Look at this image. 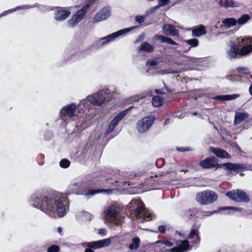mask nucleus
Listing matches in <instances>:
<instances>
[{
  "label": "nucleus",
  "instance_id": "412c9836",
  "mask_svg": "<svg viewBox=\"0 0 252 252\" xmlns=\"http://www.w3.org/2000/svg\"><path fill=\"white\" fill-rule=\"evenodd\" d=\"M76 218L78 221L81 222L92 220L94 218V216L89 212L82 211L77 215Z\"/></svg>",
  "mask_w": 252,
  "mask_h": 252
},
{
  "label": "nucleus",
  "instance_id": "e433bc0d",
  "mask_svg": "<svg viewBox=\"0 0 252 252\" xmlns=\"http://www.w3.org/2000/svg\"><path fill=\"white\" fill-rule=\"evenodd\" d=\"M187 42L192 47H195L198 45V40L196 39H191L187 41Z\"/></svg>",
  "mask_w": 252,
  "mask_h": 252
},
{
  "label": "nucleus",
  "instance_id": "f257e3e1",
  "mask_svg": "<svg viewBox=\"0 0 252 252\" xmlns=\"http://www.w3.org/2000/svg\"><path fill=\"white\" fill-rule=\"evenodd\" d=\"M39 201V198H36L35 202L36 204L34 206L39 207L51 217H62L68 210V201L66 196L59 193L50 194L44 197L41 203Z\"/></svg>",
  "mask_w": 252,
  "mask_h": 252
},
{
  "label": "nucleus",
  "instance_id": "f3484780",
  "mask_svg": "<svg viewBox=\"0 0 252 252\" xmlns=\"http://www.w3.org/2000/svg\"><path fill=\"white\" fill-rule=\"evenodd\" d=\"M110 15V10L109 8L102 9L99 12L97 13L94 18V22H99L105 20Z\"/></svg>",
  "mask_w": 252,
  "mask_h": 252
},
{
  "label": "nucleus",
  "instance_id": "603ef678",
  "mask_svg": "<svg viewBox=\"0 0 252 252\" xmlns=\"http://www.w3.org/2000/svg\"><path fill=\"white\" fill-rule=\"evenodd\" d=\"M216 213L215 211L213 212H207V214L206 215L207 216H210V215H212V214H213V213Z\"/></svg>",
  "mask_w": 252,
  "mask_h": 252
},
{
  "label": "nucleus",
  "instance_id": "423d86ee",
  "mask_svg": "<svg viewBox=\"0 0 252 252\" xmlns=\"http://www.w3.org/2000/svg\"><path fill=\"white\" fill-rule=\"evenodd\" d=\"M217 194L214 192L206 190L197 194L196 199L201 204H208L217 200Z\"/></svg>",
  "mask_w": 252,
  "mask_h": 252
},
{
  "label": "nucleus",
  "instance_id": "cd10ccee",
  "mask_svg": "<svg viewBox=\"0 0 252 252\" xmlns=\"http://www.w3.org/2000/svg\"><path fill=\"white\" fill-rule=\"evenodd\" d=\"M222 23L227 28L234 26L237 24V20L232 18L225 19L222 21Z\"/></svg>",
  "mask_w": 252,
  "mask_h": 252
},
{
  "label": "nucleus",
  "instance_id": "c756f323",
  "mask_svg": "<svg viewBox=\"0 0 252 252\" xmlns=\"http://www.w3.org/2000/svg\"><path fill=\"white\" fill-rule=\"evenodd\" d=\"M163 103V99L159 96H156L152 99V104L154 107H159Z\"/></svg>",
  "mask_w": 252,
  "mask_h": 252
},
{
  "label": "nucleus",
  "instance_id": "4468645a",
  "mask_svg": "<svg viewBox=\"0 0 252 252\" xmlns=\"http://www.w3.org/2000/svg\"><path fill=\"white\" fill-rule=\"evenodd\" d=\"M111 243L109 238L105 239L95 242H92L88 243L87 246L93 249H99L108 246Z\"/></svg>",
  "mask_w": 252,
  "mask_h": 252
},
{
  "label": "nucleus",
  "instance_id": "b1692460",
  "mask_svg": "<svg viewBox=\"0 0 252 252\" xmlns=\"http://www.w3.org/2000/svg\"><path fill=\"white\" fill-rule=\"evenodd\" d=\"M239 96L238 94L220 95L214 97L213 99L220 100H230L235 99Z\"/></svg>",
  "mask_w": 252,
  "mask_h": 252
},
{
  "label": "nucleus",
  "instance_id": "5701e85b",
  "mask_svg": "<svg viewBox=\"0 0 252 252\" xmlns=\"http://www.w3.org/2000/svg\"><path fill=\"white\" fill-rule=\"evenodd\" d=\"M224 167L225 168L230 170L238 171L241 168H243L242 165L238 164H232L230 163H225L222 164L218 165L217 167Z\"/></svg>",
  "mask_w": 252,
  "mask_h": 252
},
{
  "label": "nucleus",
  "instance_id": "39448f33",
  "mask_svg": "<svg viewBox=\"0 0 252 252\" xmlns=\"http://www.w3.org/2000/svg\"><path fill=\"white\" fill-rule=\"evenodd\" d=\"M114 95V93H112L110 96H109V94L107 93V91L105 92H101L100 93H96L93 94L92 95H90L87 97L85 102V105L86 104L88 105V102H90V103L93 104L94 105H100L104 102L105 99V96L106 98H109L107 100H109L111 99Z\"/></svg>",
  "mask_w": 252,
  "mask_h": 252
},
{
  "label": "nucleus",
  "instance_id": "58836bf2",
  "mask_svg": "<svg viewBox=\"0 0 252 252\" xmlns=\"http://www.w3.org/2000/svg\"><path fill=\"white\" fill-rule=\"evenodd\" d=\"M220 210H237L239 211L240 212H243L242 209L239 208H236L233 207H225L223 208H220Z\"/></svg>",
  "mask_w": 252,
  "mask_h": 252
},
{
  "label": "nucleus",
  "instance_id": "c03bdc74",
  "mask_svg": "<svg viewBox=\"0 0 252 252\" xmlns=\"http://www.w3.org/2000/svg\"><path fill=\"white\" fill-rule=\"evenodd\" d=\"M158 230L161 233H164L165 232V227L164 226H159L158 227Z\"/></svg>",
  "mask_w": 252,
  "mask_h": 252
},
{
  "label": "nucleus",
  "instance_id": "8fccbe9b",
  "mask_svg": "<svg viewBox=\"0 0 252 252\" xmlns=\"http://www.w3.org/2000/svg\"><path fill=\"white\" fill-rule=\"evenodd\" d=\"M144 96H142L140 98H139V97H138V98H137V96L136 97V98L134 99V100L136 101H137L139 100V99H141L142 98L144 97Z\"/></svg>",
  "mask_w": 252,
  "mask_h": 252
},
{
  "label": "nucleus",
  "instance_id": "6e6d98bb",
  "mask_svg": "<svg viewBox=\"0 0 252 252\" xmlns=\"http://www.w3.org/2000/svg\"><path fill=\"white\" fill-rule=\"evenodd\" d=\"M62 231V228L61 227H59L58 228V231L59 232V233H61Z\"/></svg>",
  "mask_w": 252,
  "mask_h": 252
},
{
  "label": "nucleus",
  "instance_id": "4d7b16f0",
  "mask_svg": "<svg viewBox=\"0 0 252 252\" xmlns=\"http://www.w3.org/2000/svg\"><path fill=\"white\" fill-rule=\"evenodd\" d=\"M169 123V120H166L165 122V124H167Z\"/></svg>",
  "mask_w": 252,
  "mask_h": 252
},
{
  "label": "nucleus",
  "instance_id": "9d476101",
  "mask_svg": "<svg viewBox=\"0 0 252 252\" xmlns=\"http://www.w3.org/2000/svg\"><path fill=\"white\" fill-rule=\"evenodd\" d=\"M177 247L166 250L164 252H185L190 249V246L187 240L178 241L176 242Z\"/></svg>",
  "mask_w": 252,
  "mask_h": 252
},
{
  "label": "nucleus",
  "instance_id": "dca6fc26",
  "mask_svg": "<svg viewBox=\"0 0 252 252\" xmlns=\"http://www.w3.org/2000/svg\"><path fill=\"white\" fill-rule=\"evenodd\" d=\"M239 47L234 42L231 41L228 44L227 54L229 58L235 57L237 55H239Z\"/></svg>",
  "mask_w": 252,
  "mask_h": 252
},
{
  "label": "nucleus",
  "instance_id": "de8ad7c7",
  "mask_svg": "<svg viewBox=\"0 0 252 252\" xmlns=\"http://www.w3.org/2000/svg\"><path fill=\"white\" fill-rule=\"evenodd\" d=\"M178 150L179 151H190V150H191V149H185V148H179Z\"/></svg>",
  "mask_w": 252,
  "mask_h": 252
},
{
  "label": "nucleus",
  "instance_id": "2eb2a0df",
  "mask_svg": "<svg viewBox=\"0 0 252 252\" xmlns=\"http://www.w3.org/2000/svg\"><path fill=\"white\" fill-rule=\"evenodd\" d=\"M217 165V159L214 157L208 158L199 163V165L204 168L215 167Z\"/></svg>",
  "mask_w": 252,
  "mask_h": 252
},
{
  "label": "nucleus",
  "instance_id": "ddd939ff",
  "mask_svg": "<svg viewBox=\"0 0 252 252\" xmlns=\"http://www.w3.org/2000/svg\"><path fill=\"white\" fill-rule=\"evenodd\" d=\"M86 8H83L78 10L77 13L68 22L69 26L70 27H74L81 20H82L86 13Z\"/></svg>",
  "mask_w": 252,
  "mask_h": 252
},
{
  "label": "nucleus",
  "instance_id": "2f4dec72",
  "mask_svg": "<svg viewBox=\"0 0 252 252\" xmlns=\"http://www.w3.org/2000/svg\"><path fill=\"white\" fill-rule=\"evenodd\" d=\"M245 117L246 115L245 113L236 112L235 116L234 123L236 124L240 123Z\"/></svg>",
  "mask_w": 252,
  "mask_h": 252
},
{
  "label": "nucleus",
  "instance_id": "09e8293b",
  "mask_svg": "<svg viewBox=\"0 0 252 252\" xmlns=\"http://www.w3.org/2000/svg\"><path fill=\"white\" fill-rule=\"evenodd\" d=\"M15 10V9H11V10H9V11H5L3 13V15H6L8 13H9V12H13V11H14Z\"/></svg>",
  "mask_w": 252,
  "mask_h": 252
},
{
  "label": "nucleus",
  "instance_id": "4be33fe9",
  "mask_svg": "<svg viewBox=\"0 0 252 252\" xmlns=\"http://www.w3.org/2000/svg\"><path fill=\"white\" fill-rule=\"evenodd\" d=\"M210 151L220 158H227L229 157L228 154L224 150L215 148H211Z\"/></svg>",
  "mask_w": 252,
  "mask_h": 252
},
{
  "label": "nucleus",
  "instance_id": "f03ea898",
  "mask_svg": "<svg viewBox=\"0 0 252 252\" xmlns=\"http://www.w3.org/2000/svg\"><path fill=\"white\" fill-rule=\"evenodd\" d=\"M121 208L116 204H112L105 207L102 212V216L105 223H110L119 225L123 218L121 213Z\"/></svg>",
  "mask_w": 252,
  "mask_h": 252
},
{
  "label": "nucleus",
  "instance_id": "7c9ffc66",
  "mask_svg": "<svg viewBox=\"0 0 252 252\" xmlns=\"http://www.w3.org/2000/svg\"><path fill=\"white\" fill-rule=\"evenodd\" d=\"M139 244L140 239L138 237L134 238L132 240V243L129 245V248L130 250H135L139 247Z\"/></svg>",
  "mask_w": 252,
  "mask_h": 252
},
{
  "label": "nucleus",
  "instance_id": "f704fd0d",
  "mask_svg": "<svg viewBox=\"0 0 252 252\" xmlns=\"http://www.w3.org/2000/svg\"><path fill=\"white\" fill-rule=\"evenodd\" d=\"M194 236L196 237L197 241L199 242L200 241V238L198 236V231L196 229H192L189 233V238H193Z\"/></svg>",
  "mask_w": 252,
  "mask_h": 252
},
{
  "label": "nucleus",
  "instance_id": "3c124183",
  "mask_svg": "<svg viewBox=\"0 0 252 252\" xmlns=\"http://www.w3.org/2000/svg\"><path fill=\"white\" fill-rule=\"evenodd\" d=\"M103 191H104V192H107V193H108V194L110 193H111V192H112L111 190H110V189L104 190H103Z\"/></svg>",
  "mask_w": 252,
  "mask_h": 252
},
{
  "label": "nucleus",
  "instance_id": "a19ab883",
  "mask_svg": "<svg viewBox=\"0 0 252 252\" xmlns=\"http://www.w3.org/2000/svg\"><path fill=\"white\" fill-rule=\"evenodd\" d=\"M239 72L241 73H244V74H249L250 72L248 68H240Z\"/></svg>",
  "mask_w": 252,
  "mask_h": 252
},
{
  "label": "nucleus",
  "instance_id": "6e6552de",
  "mask_svg": "<svg viewBox=\"0 0 252 252\" xmlns=\"http://www.w3.org/2000/svg\"><path fill=\"white\" fill-rule=\"evenodd\" d=\"M155 120L153 116L144 117L137 123V129L139 133H144L149 130Z\"/></svg>",
  "mask_w": 252,
  "mask_h": 252
},
{
  "label": "nucleus",
  "instance_id": "72a5a7b5",
  "mask_svg": "<svg viewBox=\"0 0 252 252\" xmlns=\"http://www.w3.org/2000/svg\"><path fill=\"white\" fill-rule=\"evenodd\" d=\"M250 19V17L248 14H244L240 18L237 20V23L242 25L246 23Z\"/></svg>",
  "mask_w": 252,
  "mask_h": 252
},
{
  "label": "nucleus",
  "instance_id": "bf43d9fd",
  "mask_svg": "<svg viewBox=\"0 0 252 252\" xmlns=\"http://www.w3.org/2000/svg\"><path fill=\"white\" fill-rule=\"evenodd\" d=\"M99 192L98 191H95V192H94V193H96V192Z\"/></svg>",
  "mask_w": 252,
  "mask_h": 252
},
{
  "label": "nucleus",
  "instance_id": "4c0bfd02",
  "mask_svg": "<svg viewBox=\"0 0 252 252\" xmlns=\"http://www.w3.org/2000/svg\"><path fill=\"white\" fill-rule=\"evenodd\" d=\"M59 248L58 246L54 245L49 247L48 249V252H58Z\"/></svg>",
  "mask_w": 252,
  "mask_h": 252
},
{
  "label": "nucleus",
  "instance_id": "5fc2aeb1",
  "mask_svg": "<svg viewBox=\"0 0 252 252\" xmlns=\"http://www.w3.org/2000/svg\"><path fill=\"white\" fill-rule=\"evenodd\" d=\"M249 91L251 94H252V85H251L249 88Z\"/></svg>",
  "mask_w": 252,
  "mask_h": 252
},
{
  "label": "nucleus",
  "instance_id": "ea45409f",
  "mask_svg": "<svg viewBox=\"0 0 252 252\" xmlns=\"http://www.w3.org/2000/svg\"><path fill=\"white\" fill-rule=\"evenodd\" d=\"M169 0H158V6H162L166 5Z\"/></svg>",
  "mask_w": 252,
  "mask_h": 252
},
{
  "label": "nucleus",
  "instance_id": "1a4fd4ad",
  "mask_svg": "<svg viewBox=\"0 0 252 252\" xmlns=\"http://www.w3.org/2000/svg\"><path fill=\"white\" fill-rule=\"evenodd\" d=\"M226 195L231 199L236 202H247L249 200L248 197L246 194L242 190H234L228 191L226 193Z\"/></svg>",
  "mask_w": 252,
  "mask_h": 252
},
{
  "label": "nucleus",
  "instance_id": "13d9d810",
  "mask_svg": "<svg viewBox=\"0 0 252 252\" xmlns=\"http://www.w3.org/2000/svg\"><path fill=\"white\" fill-rule=\"evenodd\" d=\"M156 91L157 93H158V90H156V91Z\"/></svg>",
  "mask_w": 252,
  "mask_h": 252
},
{
  "label": "nucleus",
  "instance_id": "aec40b11",
  "mask_svg": "<svg viewBox=\"0 0 252 252\" xmlns=\"http://www.w3.org/2000/svg\"><path fill=\"white\" fill-rule=\"evenodd\" d=\"M70 14V12L63 9L57 10L55 13V19L63 21L66 19Z\"/></svg>",
  "mask_w": 252,
  "mask_h": 252
},
{
  "label": "nucleus",
  "instance_id": "473e14b6",
  "mask_svg": "<svg viewBox=\"0 0 252 252\" xmlns=\"http://www.w3.org/2000/svg\"><path fill=\"white\" fill-rule=\"evenodd\" d=\"M157 243L161 244V245L160 246V249H161V251L162 252H165L167 250V249H166L165 250H163L164 249V246L168 247H171L173 246V245L171 242H170L167 240L159 241L157 242Z\"/></svg>",
  "mask_w": 252,
  "mask_h": 252
},
{
  "label": "nucleus",
  "instance_id": "20e7f679",
  "mask_svg": "<svg viewBox=\"0 0 252 252\" xmlns=\"http://www.w3.org/2000/svg\"><path fill=\"white\" fill-rule=\"evenodd\" d=\"M85 102H86V100H82L78 108L74 104H71L63 107L60 112L61 119L66 121L68 118L79 116V113H81L80 110L82 109V105L84 107H86Z\"/></svg>",
  "mask_w": 252,
  "mask_h": 252
},
{
  "label": "nucleus",
  "instance_id": "a211bd4d",
  "mask_svg": "<svg viewBox=\"0 0 252 252\" xmlns=\"http://www.w3.org/2000/svg\"><path fill=\"white\" fill-rule=\"evenodd\" d=\"M163 33L166 35L177 36L178 31L170 24H164L162 26Z\"/></svg>",
  "mask_w": 252,
  "mask_h": 252
},
{
  "label": "nucleus",
  "instance_id": "9b49d317",
  "mask_svg": "<svg viewBox=\"0 0 252 252\" xmlns=\"http://www.w3.org/2000/svg\"><path fill=\"white\" fill-rule=\"evenodd\" d=\"M135 28V27H132L129 28L125 29L124 30H120L117 32L113 33L108 36L101 38V40L103 41L102 44L104 45L106 43L110 42L114 40L115 38L125 34Z\"/></svg>",
  "mask_w": 252,
  "mask_h": 252
},
{
  "label": "nucleus",
  "instance_id": "6ab92c4d",
  "mask_svg": "<svg viewBox=\"0 0 252 252\" xmlns=\"http://www.w3.org/2000/svg\"><path fill=\"white\" fill-rule=\"evenodd\" d=\"M85 182H74L70 185L69 189L72 192L77 194H79L80 191L85 187Z\"/></svg>",
  "mask_w": 252,
  "mask_h": 252
},
{
  "label": "nucleus",
  "instance_id": "49530a36",
  "mask_svg": "<svg viewBox=\"0 0 252 252\" xmlns=\"http://www.w3.org/2000/svg\"><path fill=\"white\" fill-rule=\"evenodd\" d=\"M99 233L101 235H105L106 234V231L105 229H100Z\"/></svg>",
  "mask_w": 252,
  "mask_h": 252
},
{
  "label": "nucleus",
  "instance_id": "0eeeda50",
  "mask_svg": "<svg viewBox=\"0 0 252 252\" xmlns=\"http://www.w3.org/2000/svg\"><path fill=\"white\" fill-rule=\"evenodd\" d=\"M238 43H241L243 46L239 50V55L246 56L252 52V37H240L238 38Z\"/></svg>",
  "mask_w": 252,
  "mask_h": 252
},
{
  "label": "nucleus",
  "instance_id": "bb28decb",
  "mask_svg": "<svg viewBox=\"0 0 252 252\" xmlns=\"http://www.w3.org/2000/svg\"><path fill=\"white\" fill-rule=\"evenodd\" d=\"M155 38L157 40H160L162 42H166L171 45H177V44L174 42L171 38H169L168 37L159 35H156L155 36Z\"/></svg>",
  "mask_w": 252,
  "mask_h": 252
},
{
  "label": "nucleus",
  "instance_id": "f8f14e48",
  "mask_svg": "<svg viewBox=\"0 0 252 252\" xmlns=\"http://www.w3.org/2000/svg\"><path fill=\"white\" fill-rule=\"evenodd\" d=\"M128 109L122 111L116 115L111 121L107 130V132H111L117 125L119 121H121L127 113Z\"/></svg>",
  "mask_w": 252,
  "mask_h": 252
},
{
  "label": "nucleus",
  "instance_id": "37998d69",
  "mask_svg": "<svg viewBox=\"0 0 252 252\" xmlns=\"http://www.w3.org/2000/svg\"><path fill=\"white\" fill-rule=\"evenodd\" d=\"M227 78L229 80L233 81L238 80V77L235 75H229L227 76Z\"/></svg>",
  "mask_w": 252,
  "mask_h": 252
},
{
  "label": "nucleus",
  "instance_id": "393cba45",
  "mask_svg": "<svg viewBox=\"0 0 252 252\" xmlns=\"http://www.w3.org/2000/svg\"><path fill=\"white\" fill-rule=\"evenodd\" d=\"M206 33V31L204 26L199 25L193 29L192 31V33L193 36H199L204 35Z\"/></svg>",
  "mask_w": 252,
  "mask_h": 252
},
{
  "label": "nucleus",
  "instance_id": "a878e982",
  "mask_svg": "<svg viewBox=\"0 0 252 252\" xmlns=\"http://www.w3.org/2000/svg\"><path fill=\"white\" fill-rule=\"evenodd\" d=\"M219 3L221 6L225 7H234L239 6V4L238 3L229 0H220Z\"/></svg>",
  "mask_w": 252,
  "mask_h": 252
},
{
  "label": "nucleus",
  "instance_id": "79ce46f5",
  "mask_svg": "<svg viewBox=\"0 0 252 252\" xmlns=\"http://www.w3.org/2000/svg\"><path fill=\"white\" fill-rule=\"evenodd\" d=\"M135 20L139 23H141L144 21V17L142 16H138L135 18Z\"/></svg>",
  "mask_w": 252,
  "mask_h": 252
},
{
  "label": "nucleus",
  "instance_id": "c85d7f7f",
  "mask_svg": "<svg viewBox=\"0 0 252 252\" xmlns=\"http://www.w3.org/2000/svg\"><path fill=\"white\" fill-rule=\"evenodd\" d=\"M139 50H142L148 52H151L153 51V46L147 42H143L141 44V46L139 47Z\"/></svg>",
  "mask_w": 252,
  "mask_h": 252
},
{
  "label": "nucleus",
  "instance_id": "864d4df0",
  "mask_svg": "<svg viewBox=\"0 0 252 252\" xmlns=\"http://www.w3.org/2000/svg\"><path fill=\"white\" fill-rule=\"evenodd\" d=\"M85 252H94V251L93 250H92L91 249H87L86 250Z\"/></svg>",
  "mask_w": 252,
  "mask_h": 252
},
{
  "label": "nucleus",
  "instance_id": "a18cd8bd",
  "mask_svg": "<svg viewBox=\"0 0 252 252\" xmlns=\"http://www.w3.org/2000/svg\"><path fill=\"white\" fill-rule=\"evenodd\" d=\"M147 64L151 66H154L156 64V62L153 60L149 61L147 62Z\"/></svg>",
  "mask_w": 252,
  "mask_h": 252
},
{
  "label": "nucleus",
  "instance_id": "7ed1b4c3",
  "mask_svg": "<svg viewBox=\"0 0 252 252\" xmlns=\"http://www.w3.org/2000/svg\"><path fill=\"white\" fill-rule=\"evenodd\" d=\"M128 207L130 211L134 212V215L137 219H142L141 222L149 221L153 218L152 214L144 208V204L139 200H132L128 204Z\"/></svg>",
  "mask_w": 252,
  "mask_h": 252
},
{
  "label": "nucleus",
  "instance_id": "c9c22d12",
  "mask_svg": "<svg viewBox=\"0 0 252 252\" xmlns=\"http://www.w3.org/2000/svg\"><path fill=\"white\" fill-rule=\"evenodd\" d=\"M60 166L63 168H66L69 166L70 161L66 159H62L60 163Z\"/></svg>",
  "mask_w": 252,
  "mask_h": 252
}]
</instances>
